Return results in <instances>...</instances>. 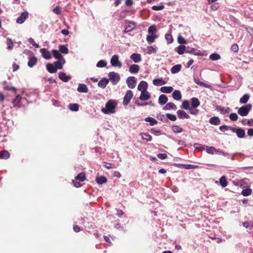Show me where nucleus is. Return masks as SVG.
<instances>
[{
  "instance_id": "f257e3e1",
  "label": "nucleus",
  "mask_w": 253,
  "mask_h": 253,
  "mask_svg": "<svg viewBox=\"0 0 253 253\" xmlns=\"http://www.w3.org/2000/svg\"><path fill=\"white\" fill-rule=\"evenodd\" d=\"M117 105L116 101L109 100L105 104V106L101 109V112L105 114H112L116 112V107Z\"/></svg>"
},
{
  "instance_id": "f03ea898",
  "label": "nucleus",
  "mask_w": 253,
  "mask_h": 253,
  "mask_svg": "<svg viewBox=\"0 0 253 253\" xmlns=\"http://www.w3.org/2000/svg\"><path fill=\"white\" fill-rule=\"evenodd\" d=\"M252 108V105L251 104L244 105L238 109V113L241 116H246L248 115Z\"/></svg>"
},
{
  "instance_id": "7ed1b4c3",
  "label": "nucleus",
  "mask_w": 253,
  "mask_h": 253,
  "mask_svg": "<svg viewBox=\"0 0 253 253\" xmlns=\"http://www.w3.org/2000/svg\"><path fill=\"white\" fill-rule=\"evenodd\" d=\"M110 63L111 65L114 67L121 68L122 67V63L119 60V57L117 54L112 56L110 60Z\"/></svg>"
},
{
  "instance_id": "20e7f679",
  "label": "nucleus",
  "mask_w": 253,
  "mask_h": 253,
  "mask_svg": "<svg viewBox=\"0 0 253 253\" xmlns=\"http://www.w3.org/2000/svg\"><path fill=\"white\" fill-rule=\"evenodd\" d=\"M108 77L113 85L117 84L120 80L119 74L114 72H110L108 74Z\"/></svg>"
},
{
  "instance_id": "39448f33",
  "label": "nucleus",
  "mask_w": 253,
  "mask_h": 253,
  "mask_svg": "<svg viewBox=\"0 0 253 253\" xmlns=\"http://www.w3.org/2000/svg\"><path fill=\"white\" fill-rule=\"evenodd\" d=\"M200 146L203 149L205 150L208 154H214L216 153L217 149L213 146H208L206 145H201L199 144H195L194 146L197 148L198 147L197 146Z\"/></svg>"
},
{
  "instance_id": "423d86ee",
  "label": "nucleus",
  "mask_w": 253,
  "mask_h": 253,
  "mask_svg": "<svg viewBox=\"0 0 253 253\" xmlns=\"http://www.w3.org/2000/svg\"><path fill=\"white\" fill-rule=\"evenodd\" d=\"M133 95V94L131 90H128L126 92L123 100V105L124 106H126L129 103Z\"/></svg>"
},
{
  "instance_id": "0eeeda50",
  "label": "nucleus",
  "mask_w": 253,
  "mask_h": 253,
  "mask_svg": "<svg viewBox=\"0 0 253 253\" xmlns=\"http://www.w3.org/2000/svg\"><path fill=\"white\" fill-rule=\"evenodd\" d=\"M126 84L129 88H134L136 84V79L134 77L130 76L127 78L126 80Z\"/></svg>"
},
{
  "instance_id": "6e6552de",
  "label": "nucleus",
  "mask_w": 253,
  "mask_h": 253,
  "mask_svg": "<svg viewBox=\"0 0 253 253\" xmlns=\"http://www.w3.org/2000/svg\"><path fill=\"white\" fill-rule=\"evenodd\" d=\"M29 13L27 11L22 13L21 15L16 19V22L18 24H22L28 17Z\"/></svg>"
},
{
  "instance_id": "1a4fd4ad",
  "label": "nucleus",
  "mask_w": 253,
  "mask_h": 253,
  "mask_svg": "<svg viewBox=\"0 0 253 253\" xmlns=\"http://www.w3.org/2000/svg\"><path fill=\"white\" fill-rule=\"evenodd\" d=\"M194 82L198 85L201 86H204L205 87L211 89L212 86L211 85L208 84L204 82L200 81V79L198 77L194 76Z\"/></svg>"
},
{
  "instance_id": "9d476101",
  "label": "nucleus",
  "mask_w": 253,
  "mask_h": 253,
  "mask_svg": "<svg viewBox=\"0 0 253 253\" xmlns=\"http://www.w3.org/2000/svg\"><path fill=\"white\" fill-rule=\"evenodd\" d=\"M42 56L45 59H49L51 57L50 52L46 48H43L40 49Z\"/></svg>"
},
{
  "instance_id": "9b49d317",
  "label": "nucleus",
  "mask_w": 253,
  "mask_h": 253,
  "mask_svg": "<svg viewBox=\"0 0 253 253\" xmlns=\"http://www.w3.org/2000/svg\"><path fill=\"white\" fill-rule=\"evenodd\" d=\"M147 88L148 84L147 82L143 81H141L137 86L138 90L141 92L146 90Z\"/></svg>"
},
{
  "instance_id": "f8f14e48",
  "label": "nucleus",
  "mask_w": 253,
  "mask_h": 253,
  "mask_svg": "<svg viewBox=\"0 0 253 253\" xmlns=\"http://www.w3.org/2000/svg\"><path fill=\"white\" fill-rule=\"evenodd\" d=\"M58 77L62 81L65 83L68 82L71 79V76L67 75L64 72H60Z\"/></svg>"
},
{
  "instance_id": "ddd939ff",
  "label": "nucleus",
  "mask_w": 253,
  "mask_h": 253,
  "mask_svg": "<svg viewBox=\"0 0 253 253\" xmlns=\"http://www.w3.org/2000/svg\"><path fill=\"white\" fill-rule=\"evenodd\" d=\"M77 91L81 93H87L88 89L85 84H80L78 85Z\"/></svg>"
},
{
  "instance_id": "4468645a",
  "label": "nucleus",
  "mask_w": 253,
  "mask_h": 253,
  "mask_svg": "<svg viewBox=\"0 0 253 253\" xmlns=\"http://www.w3.org/2000/svg\"><path fill=\"white\" fill-rule=\"evenodd\" d=\"M178 117L180 119H189L190 116L184 111L179 110L177 111Z\"/></svg>"
},
{
  "instance_id": "2eb2a0df",
  "label": "nucleus",
  "mask_w": 253,
  "mask_h": 253,
  "mask_svg": "<svg viewBox=\"0 0 253 253\" xmlns=\"http://www.w3.org/2000/svg\"><path fill=\"white\" fill-rule=\"evenodd\" d=\"M37 61L38 59L35 56L30 57L28 62V66L30 68L33 67L37 64Z\"/></svg>"
},
{
  "instance_id": "dca6fc26",
  "label": "nucleus",
  "mask_w": 253,
  "mask_h": 253,
  "mask_svg": "<svg viewBox=\"0 0 253 253\" xmlns=\"http://www.w3.org/2000/svg\"><path fill=\"white\" fill-rule=\"evenodd\" d=\"M153 83L156 86H161L165 84L166 82L162 78H160L153 80Z\"/></svg>"
},
{
  "instance_id": "f3484780",
  "label": "nucleus",
  "mask_w": 253,
  "mask_h": 253,
  "mask_svg": "<svg viewBox=\"0 0 253 253\" xmlns=\"http://www.w3.org/2000/svg\"><path fill=\"white\" fill-rule=\"evenodd\" d=\"M109 83V79L103 78L98 83V86L102 88H104Z\"/></svg>"
},
{
  "instance_id": "a211bd4d",
  "label": "nucleus",
  "mask_w": 253,
  "mask_h": 253,
  "mask_svg": "<svg viewBox=\"0 0 253 253\" xmlns=\"http://www.w3.org/2000/svg\"><path fill=\"white\" fill-rule=\"evenodd\" d=\"M130 59L132 60L135 63H138L141 61V55L138 53H133L130 55Z\"/></svg>"
},
{
  "instance_id": "6ab92c4d",
  "label": "nucleus",
  "mask_w": 253,
  "mask_h": 253,
  "mask_svg": "<svg viewBox=\"0 0 253 253\" xmlns=\"http://www.w3.org/2000/svg\"><path fill=\"white\" fill-rule=\"evenodd\" d=\"M150 97V95L149 92L147 90L141 92V94L139 99L141 100H147Z\"/></svg>"
},
{
  "instance_id": "aec40b11",
  "label": "nucleus",
  "mask_w": 253,
  "mask_h": 253,
  "mask_svg": "<svg viewBox=\"0 0 253 253\" xmlns=\"http://www.w3.org/2000/svg\"><path fill=\"white\" fill-rule=\"evenodd\" d=\"M139 66L137 64H133L129 67V71L132 74H136L139 71Z\"/></svg>"
},
{
  "instance_id": "412c9836",
  "label": "nucleus",
  "mask_w": 253,
  "mask_h": 253,
  "mask_svg": "<svg viewBox=\"0 0 253 253\" xmlns=\"http://www.w3.org/2000/svg\"><path fill=\"white\" fill-rule=\"evenodd\" d=\"M46 66L47 70L50 73H55L57 71L55 66L51 63L47 64Z\"/></svg>"
},
{
  "instance_id": "4be33fe9",
  "label": "nucleus",
  "mask_w": 253,
  "mask_h": 253,
  "mask_svg": "<svg viewBox=\"0 0 253 253\" xmlns=\"http://www.w3.org/2000/svg\"><path fill=\"white\" fill-rule=\"evenodd\" d=\"M172 96L174 100L177 101L180 100L182 97L180 91L178 90H175L173 91Z\"/></svg>"
},
{
  "instance_id": "5701e85b",
  "label": "nucleus",
  "mask_w": 253,
  "mask_h": 253,
  "mask_svg": "<svg viewBox=\"0 0 253 253\" xmlns=\"http://www.w3.org/2000/svg\"><path fill=\"white\" fill-rule=\"evenodd\" d=\"M158 38V35L157 34H149L147 36L146 40L149 43H151L153 42L155 39Z\"/></svg>"
},
{
  "instance_id": "b1692460",
  "label": "nucleus",
  "mask_w": 253,
  "mask_h": 253,
  "mask_svg": "<svg viewBox=\"0 0 253 253\" xmlns=\"http://www.w3.org/2000/svg\"><path fill=\"white\" fill-rule=\"evenodd\" d=\"M173 89V88L171 86H162L160 88V90L163 93H170L172 91Z\"/></svg>"
},
{
  "instance_id": "393cba45",
  "label": "nucleus",
  "mask_w": 253,
  "mask_h": 253,
  "mask_svg": "<svg viewBox=\"0 0 253 253\" xmlns=\"http://www.w3.org/2000/svg\"><path fill=\"white\" fill-rule=\"evenodd\" d=\"M168 101V97L164 94H161L159 97V103L161 105H164L166 104Z\"/></svg>"
},
{
  "instance_id": "a878e982",
  "label": "nucleus",
  "mask_w": 253,
  "mask_h": 253,
  "mask_svg": "<svg viewBox=\"0 0 253 253\" xmlns=\"http://www.w3.org/2000/svg\"><path fill=\"white\" fill-rule=\"evenodd\" d=\"M171 129L174 133H179L183 131V129L178 125H173L171 126Z\"/></svg>"
},
{
  "instance_id": "bb28decb",
  "label": "nucleus",
  "mask_w": 253,
  "mask_h": 253,
  "mask_svg": "<svg viewBox=\"0 0 253 253\" xmlns=\"http://www.w3.org/2000/svg\"><path fill=\"white\" fill-rule=\"evenodd\" d=\"M209 122L211 125L216 126L220 124V121L218 117H212L210 119Z\"/></svg>"
},
{
  "instance_id": "cd10ccee",
  "label": "nucleus",
  "mask_w": 253,
  "mask_h": 253,
  "mask_svg": "<svg viewBox=\"0 0 253 253\" xmlns=\"http://www.w3.org/2000/svg\"><path fill=\"white\" fill-rule=\"evenodd\" d=\"M200 104V101L197 98L193 97L191 98V105L192 108H197Z\"/></svg>"
},
{
  "instance_id": "c85d7f7f",
  "label": "nucleus",
  "mask_w": 253,
  "mask_h": 253,
  "mask_svg": "<svg viewBox=\"0 0 253 253\" xmlns=\"http://www.w3.org/2000/svg\"><path fill=\"white\" fill-rule=\"evenodd\" d=\"M181 69V65L180 64H177L173 66L170 69L172 74H176L178 73Z\"/></svg>"
},
{
  "instance_id": "c756f323",
  "label": "nucleus",
  "mask_w": 253,
  "mask_h": 253,
  "mask_svg": "<svg viewBox=\"0 0 253 253\" xmlns=\"http://www.w3.org/2000/svg\"><path fill=\"white\" fill-rule=\"evenodd\" d=\"M10 156V153L7 150H3L0 152V159H7Z\"/></svg>"
},
{
  "instance_id": "7c9ffc66",
  "label": "nucleus",
  "mask_w": 253,
  "mask_h": 253,
  "mask_svg": "<svg viewBox=\"0 0 253 253\" xmlns=\"http://www.w3.org/2000/svg\"><path fill=\"white\" fill-rule=\"evenodd\" d=\"M177 109V107L176 105L172 103V102H169L166 104V105L164 107V110H176Z\"/></svg>"
},
{
  "instance_id": "2f4dec72",
  "label": "nucleus",
  "mask_w": 253,
  "mask_h": 253,
  "mask_svg": "<svg viewBox=\"0 0 253 253\" xmlns=\"http://www.w3.org/2000/svg\"><path fill=\"white\" fill-rule=\"evenodd\" d=\"M107 179L104 176H101L96 178V181L98 184H102L107 182Z\"/></svg>"
},
{
  "instance_id": "473e14b6",
  "label": "nucleus",
  "mask_w": 253,
  "mask_h": 253,
  "mask_svg": "<svg viewBox=\"0 0 253 253\" xmlns=\"http://www.w3.org/2000/svg\"><path fill=\"white\" fill-rule=\"evenodd\" d=\"M145 121L146 122H149L150 123V125L151 126H154V125L157 124V123H158V122L156 119H154L153 118L150 117H148L145 118Z\"/></svg>"
},
{
  "instance_id": "72a5a7b5",
  "label": "nucleus",
  "mask_w": 253,
  "mask_h": 253,
  "mask_svg": "<svg viewBox=\"0 0 253 253\" xmlns=\"http://www.w3.org/2000/svg\"><path fill=\"white\" fill-rule=\"evenodd\" d=\"M236 133L237 134V136L240 138H244L245 135V130L243 128L240 127L238 128V130Z\"/></svg>"
},
{
  "instance_id": "f704fd0d",
  "label": "nucleus",
  "mask_w": 253,
  "mask_h": 253,
  "mask_svg": "<svg viewBox=\"0 0 253 253\" xmlns=\"http://www.w3.org/2000/svg\"><path fill=\"white\" fill-rule=\"evenodd\" d=\"M53 56L57 59L60 60L63 58L62 55L60 53V52L56 49H53L52 51Z\"/></svg>"
},
{
  "instance_id": "c9c22d12",
  "label": "nucleus",
  "mask_w": 253,
  "mask_h": 253,
  "mask_svg": "<svg viewBox=\"0 0 253 253\" xmlns=\"http://www.w3.org/2000/svg\"><path fill=\"white\" fill-rule=\"evenodd\" d=\"M220 185L222 187H225L227 186L228 183L226 180V178L225 176H222L219 179Z\"/></svg>"
},
{
  "instance_id": "e433bc0d",
  "label": "nucleus",
  "mask_w": 253,
  "mask_h": 253,
  "mask_svg": "<svg viewBox=\"0 0 253 253\" xmlns=\"http://www.w3.org/2000/svg\"><path fill=\"white\" fill-rule=\"evenodd\" d=\"M186 50V46L185 45H180L177 47L176 51L179 55L183 54Z\"/></svg>"
},
{
  "instance_id": "4c0bfd02",
  "label": "nucleus",
  "mask_w": 253,
  "mask_h": 253,
  "mask_svg": "<svg viewBox=\"0 0 253 253\" xmlns=\"http://www.w3.org/2000/svg\"><path fill=\"white\" fill-rule=\"evenodd\" d=\"M59 52L63 54H67L69 52V49L65 45H59Z\"/></svg>"
},
{
  "instance_id": "58836bf2",
  "label": "nucleus",
  "mask_w": 253,
  "mask_h": 253,
  "mask_svg": "<svg viewBox=\"0 0 253 253\" xmlns=\"http://www.w3.org/2000/svg\"><path fill=\"white\" fill-rule=\"evenodd\" d=\"M79 105L78 104H70L69 108L72 111L77 112L79 110Z\"/></svg>"
},
{
  "instance_id": "ea45409f",
  "label": "nucleus",
  "mask_w": 253,
  "mask_h": 253,
  "mask_svg": "<svg viewBox=\"0 0 253 253\" xmlns=\"http://www.w3.org/2000/svg\"><path fill=\"white\" fill-rule=\"evenodd\" d=\"M140 135L141 136V138L143 140H146L147 141H150L152 140V136L149 134L146 133H141Z\"/></svg>"
},
{
  "instance_id": "a19ab883",
  "label": "nucleus",
  "mask_w": 253,
  "mask_h": 253,
  "mask_svg": "<svg viewBox=\"0 0 253 253\" xmlns=\"http://www.w3.org/2000/svg\"><path fill=\"white\" fill-rule=\"evenodd\" d=\"M186 52L187 53H189L195 55H198V56L201 55L202 54L200 50H197L195 48H192L190 50H187L186 51Z\"/></svg>"
},
{
  "instance_id": "79ce46f5",
  "label": "nucleus",
  "mask_w": 253,
  "mask_h": 253,
  "mask_svg": "<svg viewBox=\"0 0 253 253\" xmlns=\"http://www.w3.org/2000/svg\"><path fill=\"white\" fill-rule=\"evenodd\" d=\"M250 98V95L248 94H244L240 99V102L242 104L246 103Z\"/></svg>"
},
{
  "instance_id": "37998d69",
  "label": "nucleus",
  "mask_w": 253,
  "mask_h": 253,
  "mask_svg": "<svg viewBox=\"0 0 253 253\" xmlns=\"http://www.w3.org/2000/svg\"><path fill=\"white\" fill-rule=\"evenodd\" d=\"M252 193V189L250 188H246L245 189H243L241 191V194L244 196H248L250 195Z\"/></svg>"
},
{
  "instance_id": "c03bdc74",
  "label": "nucleus",
  "mask_w": 253,
  "mask_h": 253,
  "mask_svg": "<svg viewBox=\"0 0 253 253\" xmlns=\"http://www.w3.org/2000/svg\"><path fill=\"white\" fill-rule=\"evenodd\" d=\"M63 59V63L59 60L54 62V66L57 68V70L62 69L63 64L65 62V59Z\"/></svg>"
},
{
  "instance_id": "a18cd8bd",
  "label": "nucleus",
  "mask_w": 253,
  "mask_h": 253,
  "mask_svg": "<svg viewBox=\"0 0 253 253\" xmlns=\"http://www.w3.org/2000/svg\"><path fill=\"white\" fill-rule=\"evenodd\" d=\"M85 179V176L84 173H79L77 176L75 177V180H78L80 182L84 181Z\"/></svg>"
},
{
  "instance_id": "49530a36",
  "label": "nucleus",
  "mask_w": 253,
  "mask_h": 253,
  "mask_svg": "<svg viewBox=\"0 0 253 253\" xmlns=\"http://www.w3.org/2000/svg\"><path fill=\"white\" fill-rule=\"evenodd\" d=\"M103 164L104 167L108 169H114L116 168V166L114 164L107 162H104Z\"/></svg>"
},
{
  "instance_id": "de8ad7c7",
  "label": "nucleus",
  "mask_w": 253,
  "mask_h": 253,
  "mask_svg": "<svg viewBox=\"0 0 253 253\" xmlns=\"http://www.w3.org/2000/svg\"><path fill=\"white\" fill-rule=\"evenodd\" d=\"M218 110L222 114H226L229 113L230 109L228 107L224 108L222 106H219Z\"/></svg>"
},
{
  "instance_id": "09e8293b",
  "label": "nucleus",
  "mask_w": 253,
  "mask_h": 253,
  "mask_svg": "<svg viewBox=\"0 0 253 253\" xmlns=\"http://www.w3.org/2000/svg\"><path fill=\"white\" fill-rule=\"evenodd\" d=\"M135 27V24L133 22H128L127 23L126 28L129 32L132 31Z\"/></svg>"
},
{
  "instance_id": "8fccbe9b",
  "label": "nucleus",
  "mask_w": 253,
  "mask_h": 253,
  "mask_svg": "<svg viewBox=\"0 0 253 253\" xmlns=\"http://www.w3.org/2000/svg\"><path fill=\"white\" fill-rule=\"evenodd\" d=\"M210 59L212 61H215L220 59V56L216 53H212L210 56Z\"/></svg>"
},
{
  "instance_id": "3c124183",
  "label": "nucleus",
  "mask_w": 253,
  "mask_h": 253,
  "mask_svg": "<svg viewBox=\"0 0 253 253\" xmlns=\"http://www.w3.org/2000/svg\"><path fill=\"white\" fill-rule=\"evenodd\" d=\"M148 32L149 34H156L157 28L155 25H152L149 27Z\"/></svg>"
},
{
  "instance_id": "603ef678",
  "label": "nucleus",
  "mask_w": 253,
  "mask_h": 253,
  "mask_svg": "<svg viewBox=\"0 0 253 253\" xmlns=\"http://www.w3.org/2000/svg\"><path fill=\"white\" fill-rule=\"evenodd\" d=\"M243 225L246 228H250V229L253 228V220L245 221L243 222Z\"/></svg>"
},
{
  "instance_id": "864d4df0",
  "label": "nucleus",
  "mask_w": 253,
  "mask_h": 253,
  "mask_svg": "<svg viewBox=\"0 0 253 253\" xmlns=\"http://www.w3.org/2000/svg\"><path fill=\"white\" fill-rule=\"evenodd\" d=\"M107 65V62L103 60H101L99 61L97 64L96 66L98 68H103L106 67Z\"/></svg>"
},
{
  "instance_id": "5fc2aeb1",
  "label": "nucleus",
  "mask_w": 253,
  "mask_h": 253,
  "mask_svg": "<svg viewBox=\"0 0 253 253\" xmlns=\"http://www.w3.org/2000/svg\"><path fill=\"white\" fill-rule=\"evenodd\" d=\"M7 48L8 50H11L13 48V43L12 40L8 38H7Z\"/></svg>"
},
{
  "instance_id": "6e6d98bb",
  "label": "nucleus",
  "mask_w": 253,
  "mask_h": 253,
  "mask_svg": "<svg viewBox=\"0 0 253 253\" xmlns=\"http://www.w3.org/2000/svg\"><path fill=\"white\" fill-rule=\"evenodd\" d=\"M21 97L19 95H17L14 100L13 101V104L14 106H18L20 102Z\"/></svg>"
},
{
  "instance_id": "4d7b16f0",
  "label": "nucleus",
  "mask_w": 253,
  "mask_h": 253,
  "mask_svg": "<svg viewBox=\"0 0 253 253\" xmlns=\"http://www.w3.org/2000/svg\"><path fill=\"white\" fill-rule=\"evenodd\" d=\"M189 102L188 100H186L183 101L182 103V108L185 110H187L189 109Z\"/></svg>"
},
{
  "instance_id": "13d9d810",
  "label": "nucleus",
  "mask_w": 253,
  "mask_h": 253,
  "mask_svg": "<svg viewBox=\"0 0 253 253\" xmlns=\"http://www.w3.org/2000/svg\"><path fill=\"white\" fill-rule=\"evenodd\" d=\"M168 119L172 121H175L176 120V117L174 115H172L169 113H167L166 115Z\"/></svg>"
},
{
  "instance_id": "bf43d9fd",
  "label": "nucleus",
  "mask_w": 253,
  "mask_h": 253,
  "mask_svg": "<svg viewBox=\"0 0 253 253\" xmlns=\"http://www.w3.org/2000/svg\"><path fill=\"white\" fill-rule=\"evenodd\" d=\"M156 52V49L152 46H148L147 47V53L149 54L154 53Z\"/></svg>"
},
{
  "instance_id": "052dcab7",
  "label": "nucleus",
  "mask_w": 253,
  "mask_h": 253,
  "mask_svg": "<svg viewBox=\"0 0 253 253\" xmlns=\"http://www.w3.org/2000/svg\"><path fill=\"white\" fill-rule=\"evenodd\" d=\"M238 118V115L236 113H231L229 115V119L232 121H237Z\"/></svg>"
},
{
  "instance_id": "680f3d73",
  "label": "nucleus",
  "mask_w": 253,
  "mask_h": 253,
  "mask_svg": "<svg viewBox=\"0 0 253 253\" xmlns=\"http://www.w3.org/2000/svg\"><path fill=\"white\" fill-rule=\"evenodd\" d=\"M164 8V6L163 5H154L152 6V9L153 10L158 11L161 10Z\"/></svg>"
},
{
  "instance_id": "e2e57ef3",
  "label": "nucleus",
  "mask_w": 253,
  "mask_h": 253,
  "mask_svg": "<svg viewBox=\"0 0 253 253\" xmlns=\"http://www.w3.org/2000/svg\"><path fill=\"white\" fill-rule=\"evenodd\" d=\"M184 168L186 169H195L197 168L198 167V166L196 165H184Z\"/></svg>"
},
{
  "instance_id": "0e129e2a",
  "label": "nucleus",
  "mask_w": 253,
  "mask_h": 253,
  "mask_svg": "<svg viewBox=\"0 0 253 253\" xmlns=\"http://www.w3.org/2000/svg\"><path fill=\"white\" fill-rule=\"evenodd\" d=\"M177 42L180 44H185L186 43V41L183 37L181 36H179L177 38Z\"/></svg>"
},
{
  "instance_id": "69168bd1",
  "label": "nucleus",
  "mask_w": 253,
  "mask_h": 253,
  "mask_svg": "<svg viewBox=\"0 0 253 253\" xmlns=\"http://www.w3.org/2000/svg\"><path fill=\"white\" fill-rule=\"evenodd\" d=\"M165 39L169 43H170L173 42V38L170 34H166L165 35Z\"/></svg>"
},
{
  "instance_id": "338daca9",
  "label": "nucleus",
  "mask_w": 253,
  "mask_h": 253,
  "mask_svg": "<svg viewBox=\"0 0 253 253\" xmlns=\"http://www.w3.org/2000/svg\"><path fill=\"white\" fill-rule=\"evenodd\" d=\"M188 110L191 114L196 115L198 113V110L197 109H196V108L194 109V108H189V109Z\"/></svg>"
},
{
  "instance_id": "774afa93",
  "label": "nucleus",
  "mask_w": 253,
  "mask_h": 253,
  "mask_svg": "<svg viewBox=\"0 0 253 253\" xmlns=\"http://www.w3.org/2000/svg\"><path fill=\"white\" fill-rule=\"evenodd\" d=\"M219 5L218 3H212V4L211 6V8L213 10H216L219 7Z\"/></svg>"
}]
</instances>
